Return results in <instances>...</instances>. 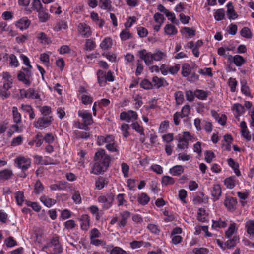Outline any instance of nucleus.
Returning <instances> with one entry per match:
<instances>
[{
    "label": "nucleus",
    "instance_id": "nucleus-47",
    "mask_svg": "<svg viewBox=\"0 0 254 254\" xmlns=\"http://www.w3.org/2000/svg\"><path fill=\"white\" fill-rule=\"evenodd\" d=\"M175 180L173 178L169 176H164L162 178V184L163 186L171 185L174 183Z\"/></svg>",
    "mask_w": 254,
    "mask_h": 254
},
{
    "label": "nucleus",
    "instance_id": "nucleus-11",
    "mask_svg": "<svg viewBox=\"0 0 254 254\" xmlns=\"http://www.w3.org/2000/svg\"><path fill=\"white\" fill-rule=\"evenodd\" d=\"M78 115L82 119V121L85 125L88 126L92 124L93 121L91 114L85 110H79Z\"/></svg>",
    "mask_w": 254,
    "mask_h": 254
},
{
    "label": "nucleus",
    "instance_id": "nucleus-57",
    "mask_svg": "<svg viewBox=\"0 0 254 254\" xmlns=\"http://www.w3.org/2000/svg\"><path fill=\"white\" fill-rule=\"evenodd\" d=\"M189 146V143L180 137L178 139V143L177 148L181 150L187 149Z\"/></svg>",
    "mask_w": 254,
    "mask_h": 254
},
{
    "label": "nucleus",
    "instance_id": "nucleus-63",
    "mask_svg": "<svg viewBox=\"0 0 254 254\" xmlns=\"http://www.w3.org/2000/svg\"><path fill=\"white\" fill-rule=\"evenodd\" d=\"M64 226L65 229L69 230L75 228L76 226V224L74 220L70 219L64 223Z\"/></svg>",
    "mask_w": 254,
    "mask_h": 254
},
{
    "label": "nucleus",
    "instance_id": "nucleus-52",
    "mask_svg": "<svg viewBox=\"0 0 254 254\" xmlns=\"http://www.w3.org/2000/svg\"><path fill=\"white\" fill-rule=\"evenodd\" d=\"M37 38L40 40L41 42L44 44H48L51 42L50 39L43 32H39L37 35Z\"/></svg>",
    "mask_w": 254,
    "mask_h": 254
},
{
    "label": "nucleus",
    "instance_id": "nucleus-18",
    "mask_svg": "<svg viewBox=\"0 0 254 254\" xmlns=\"http://www.w3.org/2000/svg\"><path fill=\"white\" fill-rule=\"evenodd\" d=\"M114 140V137L111 135L106 136H100L98 137L97 143L99 146H102L104 144L108 145L111 143Z\"/></svg>",
    "mask_w": 254,
    "mask_h": 254
},
{
    "label": "nucleus",
    "instance_id": "nucleus-10",
    "mask_svg": "<svg viewBox=\"0 0 254 254\" xmlns=\"http://www.w3.org/2000/svg\"><path fill=\"white\" fill-rule=\"evenodd\" d=\"M227 60L232 63H233L236 66L240 67L246 62V60L242 56L236 55L232 56L230 54L226 55Z\"/></svg>",
    "mask_w": 254,
    "mask_h": 254
},
{
    "label": "nucleus",
    "instance_id": "nucleus-17",
    "mask_svg": "<svg viewBox=\"0 0 254 254\" xmlns=\"http://www.w3.org/2000/svg\"><path fill=\"white\" fill-rule=\"evenodd\" d=\"M130 216V213L128 211H124L120 213V220L118 226L124 227L126 226L128 219Z\"/></svg>",
    "mask_w": 254,
    "mask_h": 254
},
{
    "label": "nucleus",
    "instance_id": "nucleus-34",
    "mask_svg": "<svg viewBox=\"0 0 254 254\" xmlns=\"http://www.w3.org/2000/svg\"><path fill=\"white\" fill-rule=\"evenodd\" d=\"M152 82L157 88L168 85V83L163 78H159L157 76H154L152 78Z\"/></svg>",
    "mask_w": 254,
    "mask_h": 254
},
{
    "label": "nucleus",
    "instance_id": "nucleus-38",
    "mask_svg": "<svg viewBox=\"0 0 254 254\" xmlns=\"http://www.w3.org/2000/svg\"><path fill=\"white\" fill-rule=\"evenodd\" d=\"M137 201L140 204L145 205L149 202L150 197L145 193H141L138 195Z\"/></svg>",
    "mask_w": 254,
    "mask_h": 254
},
{
    "label": "nucleus",
    "instance_id": "nucleus-9",
    "mask_svg": "<svg viewBox=\"0 0 254 254\" xmlns=\"http://www.w3.org/2000/svg\"><path fill=\"white\" fill-rule=\"evenodd\" d=\"M138 115L137 113L133 110H128L127 112H122L120 113V119L122 121L127 122H133L137 120Z\"/></svg>",
    "mask_w": 254,
    "mask_h": 254
},
{
    "label": "nucleus",
    "instance_id": "nucleus-45",
    "mask_svg": "<svg viewBox=\"0 0 254 254\" xmlns=\"http://www.w3.org/2000/svg\"><path fill=\"white\" fill-rule=\"evenodd\" d=\"M97 76L98 81L100 86H103L105 85L106 79L104 78V73L102 70H99L97 72Z\"/></svg>",
    "mask_w": 254,
    "mask_h": 254
},
{
    "label": "nucleus",
    "instance_id": "nucleus-43",
    "mask_svg": "<svg viewBox=\"0 0 254 254\" xmlns=\"http://www.w3.org/2000/svg\"><path fill=\"white\" fill-rule=\"evenodd\" d=\"M224 184L228 189H233L235 186V179L234 177H230L224 180Z\"/></svg>",
    "mask_w": 254,
    "mask_h": 254
},
{
    "label": "nucleus",
    "instance_id": "nucleus-2",
    "mask_svg": "<svg viewBox=\"0 0 254 254\" xmlns=\"http://www.w3.org/2000/svg\"><path fill=\"white\" fill-rule=\"evenodd\" d=\"M138 55L147 66L152 65L154 61H165L167 59V52L160 49H156L153 53L142 49L138 52Z\"/></svg>",
    "mask_w": 254,
    "mask_h": 254
},
{
    "label": "nucleus",
    "instance_id": "nucleus-35",
    "mask_svg": "<svg viewBox=\"0 0 254 254\" xmlns=\"http://www.w3.org/2000/svg\"><path fill=\"white\" fill-rule=\"evenodd\" d=\"M38 12V18L40 21L41 22H45L50 18V15L47 12V10L44 8L39 11Z\"/></svg>",
    "mask_w": 254,
    "mask_h": 254
},
{
    "label": "nucleus",
    "instance_id": "nucleus-12",
    "mask_svg": "<svg viewBox=\"0 0 254 254\" xmlns=\"http://www.w3.org/2000/svg\"><path fill=\"white\" fill-rule=\"evenodd\" d=\"M154 22L153 28L155 31L158 32L160 29L162 24L164 22V17L161 14L157 12L153 16Z\"/></svg>",
    "mask_w": 254,
    "mask_h": 254
},
{
    "label": "nucleus",
    "instance_id": "nucleus-37",
    "mask_svg": "<svg viewBox=\"0 0 254 254\" xmlns=\"http://www.w3.org/2000/svg\"><path fill=\"white\" fill-rule=\"evenodd\" d=\"M184 168L182 165H176L169 170V172L173 176H179L184 172Z\"/></svg>",
    "mask_w": 254,
    "mask_h": 254
},
{
    "label": "nucleus",
    "instance_id": "nucleus-49",
    "mask_svg": "<svg viewBox=\"0 0 254 254\" xmlns=\"http://www.w3.org/2000/svg\"><path fill=\"white\" fill-rule=\"evenodd\" d=\"M225 16V11L223 9H219L214 13V18L217 21H221L223 19Z\"/></svg>",
    "mask_w": 254,
    "mask_h": 254
},
{
    "label": "nucleus",
    "instance_id": "nucleus-7",
    "mask_svg": "<svg viewBox=\"0 0 254 254\" xmlns=\"http://www.w3.org/2000/svg\"><path fill=\"white\" fill-rule=\"evenodd\" d=\"M53 120L52 116L42 117L34 123V126L36 128L42 130L49 127Z\"/></svg>",
    "mask_w": 254,
    "mask_h": 254
},
{
    "label": "nucleus",
    "instance_id": "nucleus-27",
    "mask_svg": "<svg viewBox=\"0 0 254 254\" xmlns=\"http://www.w3.org/2000/svg\"><path fill=\"white\" fill-rule=\"evenodd\" d=\"M40 200L45 206L49 208L52 207L56 202L55 199H52L45 195L42 196L40 198Z\"/></svg>",
    "mask_w": 254,
    "mask_h": 254
},
{
    "label": "nucleus",
    "instance_id": "nucleus-14",
    "mask_svg": "<svg viewBox=\"0 0 254 254\" xmlns=\"http://www.w3.org/2000/svg\"><path fill=\"white\" fill-rule=\"evenodd\" d=\"M78 31L84 37L88 38L92 34L90 27L85 23H80L78 26Z\"/></svg>",
    "mask_w": 254,
    "mask_h": 254
},
{
    "label": "nucleus",
    "instance_id": "nucleus-5",
    "mask_svg": "<svg viewBox=\"0 0 254 254\" xmlns=\"http://www.w3.org/2000/svg\"><path fill=\"white\" fill-rule=\"evenodd\" d=\"M22 70L18 72L17 79L27 86H29L33 81L31 70L25 68H23Z\"/></svg>",
    "mask_w": 254,
    "mask_h": 254
},
{
    "label": "nucleus",
    "instance_id": "nucleus-13",
    "mask_svg": "<svg viewBox=\"0 0 254 254\" xmlns=\"http://www.w3.org/2000/svg\"><path fill=\"white\" fill-rule=\"evenodd\" d=\"M20 93L22 94L24 93V97L29 99H37L41 100V95L37 91L35 90L34 89L29 88L27 90L24 89H21Z\"/></svg>",
    "mask_w": 254,
    "mask_h": 254
},
{
    "label": "nucleus",
    "instance_id": "nucleus-24",
    "mask_svg": "<svg viewBox=\"0 0 254 254\" xmlns=\"http://www.w3.org/2000/svg\"><path fill=\"white\" fill-rule=\"evenodd\" d=\"M67 183L63 181H59L57 184H52L50 188L52 190H65L67 188Z\"/></svg>",
    "mask_w": 254,
    "mask_h": 254
},
{
    "label": "nucleus",
    "instance_id": "nucleus-25",
    "mask_svg": "<svg viewBox=\"0 0 254 254\" xmlns=\"http://www.w3.org/2000/svg\"><path fill=\"white\" fill-rule=\"evenodd\" d=\"M125 64L130 67L131 69H133L134 68V61L135 57L134 56L129 53H127L125 56Z\"/></svg>",
    "mask_w": 254,
    "mask_h": 254
},
{
    "label": "nucleus",
    "instance_id": "nucleus-15",
    "mask_svg": "<svg viewBox=\"0 0 254 254\" xmlns=\"http://www.w3.org/2000/svg\"><path fill=\"white\" fill-rule=\"evenodd\" d=\"M13 83H3V86L0 87V96L3 99L8 98L11 93L9 90L12 87Z\"/></svg>",
    "mask_w": 254,
    "mask_h": 254
},
{
    "label": "nucleus",
    "instance_id": "nucleus-59",
    "mask_svg": "<svg viewBox=\"0 0 254 254\" xmlns=\"http://www.w3.org/2000/svg\"><path fill=\"white\" fill-rule=\"evenodd\" d=\"M129 129V126L128 124L123 123L121 126V130L122 131V134L124 137H127L129 135L128 129Z\"/></svg>",
    "mask_w": 254,
    "mask_h": 254
},
{
    "label": "nucleus",
    "instance_id": "nucleus-26",
    "mask_svg": "<svg viewBox=\"0 0 254 254\" xmlns=\"http://www.w3.org/2000/svg\"><path fill=\"white\" fill-rule=\"evenodd\" d=\"M227 15L228 18L231 20H234L238 17V14L235 12L234 7L232 3H227Z\"/></svg>",
    "mask_w": 254,
    "mask_h": 254
},
{
    "label": "nucleus",
    "instance_id": "nucleus-58",
    "mask_svg": "<svg viewBox=\"0 0 254 254\" xmlns=\"http://www.w3.org/2000/svg\"><path fill=\"white\" fill-rule=\"evenodd\" d=\"M40 111L42 115V117L51 116V108L49 106H44L41 107Z\"/></svg>",
    "mask_w": 254,
    "mask_h": 254
},
{
    "label": "nucleus",
    "instance_id": "nucleus-51",
    "mask_svg": "<svg viewBox=\"0 0 254 254\" xmlns=\"http://www.w3.org/2000/svg\"><path fill=\"white\" fill-rule=\"evenodd\" d=\"M226 226V222L220 219L218 221H213L212 228L213 229L222 228H225Z\"/></svg>",
    "mask_w": 254,
    "mask_h": 254
},
{
    "label": "nucleus",
    "instance_id": "nucleus-60",
    "mask_svg": "<svg viewBox=\"0 0 254 254\" xmlns=\"http://www.w3.org/2000/svg\"><path fill=\"white\" fill-rule=\"evenodd\" d=\"M166 17H167L168 19L170 20L172 23L178 24L179 21L176 19L175 14L174 13L172 12H170L169 10L168 12L165 14Z\"/></svg>",
    "mask_w": 254,
    "mask_h": 254
},
{
    "label": "nucleus",
    "instance_id": "nucleus-40",
    "mask_svg": "<svg viewBox=\"0 0 254 254\" xmlns=\"http://www.w3.org/2000/svg\"><path fill=\"white\" fill-rule=\"evenodd\" d=\"M107 183V182L105 178L102 177H98L95 181L96 188L98 190H101L104 187L105 184Z\"/></svg>",
    "mask_w": 254,
    "mask_h": 254
},
{
    "label": "nucleus",
    "instance_id": "nucleus-53",
    "mask_svg": "<svg viewBox=\"0 0 254 254\" xmlns=\"http://www.w3.org/2000/svg\"><path fill=\"white\" fill-rule=\"evenodd\" d=\"M132 128L140 135H144V129L143 127L140 126L137 122H133L131 124Z\"/></svg>",
    "mask_w": 254,
    "mask_h": 254
},
{
    "label": "nucleus",
    "instance_id": "nucleus-4",
    "mask_svg": "<svg viewBox=\"0 0 254 254\" xmlns=\"http://www.w3.org/2000/svg\"><path fill=\"white\" fill-rule=\"evenodd\" d=\"M182 75L187 77V79L190 82L194 83L199 80V75L195 72H192V68L187 63L182 65Z\"/></svg>",
    "mask_w": 254,
    "mask_h": 254
},
{
    "label": "nucleus",
    "instance_id": "nucleus-42",
    "mask_svg": "<svg viewBox=\"0 0 254 254\" xmlns=\"http://www.w3.org/2000/svg\"><path fill=\"white\" fill-rule=\"evenodd\" d=\"M15 198L18 205H22L24 201V193L22 191H17L15 193Z\"/></svg>",
    "mask_w": 254,
    "mask_h": 254
},
{
    "label": "nucleus",
    "instance_id": "nucleus-50",
    "mask_svg": "<svg viewBox=\"0 0 254 254\" xmlns=\"http://www.w3.org/2000/svg\"><path fill=\"white\" fill-rule=\"evenodd\" d=\"M238 240L237 237L234 236L232 239L227 241L224 245L227 248L231 249L236 245Z\"/></svg>",
    "mask_w": 254,
    "mask_h": 254
},
{
    "label": "nucleus",
    "instance_id": "nucleus-20",
    "mask_svg": "<svg viewBox=\"0 0 254 254\" xmlns=\"http://www.w3.org/2000/svg\"><path fill=\"white\" fill-rule=\"evenodd\" d=\"M30 24V21L27 17H23L17 21L15 26L21 30L27 29Z\"/></svg>",
    "mask_w": 254,
    "mask_h": 254
},
{
    "label": "nucleus",
    "instance_id": "nucleus-56",
    "mask_svg": "<svg viewBox=\"0 0 254 254\" xmlns=\"http://www.w3.org/2000/svg\"><path fill=\"white\" fill-rule=\"evenodd\" d=\"M233 111H235L236 114L239 116L244 112V107L239 103H236L233 106Z\"/></svg>",
    "mask_w": 254,
    "mask_h": 254
},
{
    "label": "nucleus",
    "instance_id": "nucleus-30",
    "mask_svg": "<svg viewBox=\"0 0 254 254\" xmlns=\"http://www.w3.org/2000/svg\"><path fill=\"white\" fill-rule=\"evenodd\" d=\"M13 175V172L10 169H4L0 171V181H5L10 179Z\"/></svg>",
    "mask_w": 254,
    "mask_h": 254
},
{
    "label": "nucleus",
    "instance_id": "nucleus-54",
    "mask_svg": "<svg viewBox=\"0 0 254 254\" xmlns=\"http://www.w3.org/2000/svg\"><path fill=\"white\" fill-rule=\"evenodd\" d=\"M131 34L128 29H124L121 31L120 37L122 40L126 41L131 37Z\"/></svg>",
    "mask_w": 254,
    "mask_h": 254
},
{
    "label": "nucleus",
    "instance_id": "nucleus-3",
    "mask_svg": "<svg viewBox=\"0 0 254 254\" xmlns=\"http://www.w3.org/2000/svg\"><path fill=\"white\" fill-rule=\"evenodd\" d=\"M43 249H46L48 254H59L63 251L59 237L57 236L53 237L49 243L43 247Z\"/></svg>",
    "mask_w": 254,
    "mask_h": 254
},
{
    "label": "nucleus",
    "instance_id": "nucleus-64",
    "mask_svg": "<svg viewBox=\"0 0 254 254\" xmlns=\"http://www.w3.org/2000/svg\"><path fill=\"white\" fill-rule=\"evenodd\" d=\"M89 235L90 239L92 240L99 238L101 236V233L97 228H94L90 231Z\"/></svg>",
    "mask_w": 254,
    "mask_h": 254
},
{
    "label": "nucleus",
    "instance_id": "nucleus-46",
    "mask_svg": "<svg viewBox=\"0 0 254 254\" xmlns=\"http://www.w3.org/2000/svg\"><path fill=\"white\" fill-rule=\"evenodd\" d=\"M106 148L111 152H117L119 153L118 146L115 140L111 143L105 145Z\"/></svg>",
    "mask_w": 254,
    "mask_h": 254
},
{
    "label": "nucleus",
    "instance_id": "nucleus-19",
    "mask_svg": "<svg viewBox=\"0 0 254 254\" xmlns=\"http://www.w3.org/2000/svg\"><path fill=\"white\" fill-rule=\"evenodd\" d=\"M222 190L220 185L217 184L213 185L211 190V194L214 201L219 199Z\"/></svg>",
    "mask_w": 254,
    "mask_h": 254
},
{
    "label": "nucleus",
    "instance_id": "nucleus-62",
    "mask_svg": "<svg viewBox=\"0 0 254 254\" xmlns=\"http://www.w3.org/2000/svg\"><path fill=\"white\" fill-rule=\"evenodd\" d=\"M9 65L14 67H17L19 65V62L16 57L13 54L9 56Z\"/></svg>",
    "mask_w": 254,
    "mask_h": 254
},
{
    "label": "nucleus",
    "instance_id": "nucleus-8",
    "mask_svg": "<svg viewBox=\"0 0 254 254\" xmlns=\"http://www.w3.org/2000/svg\"><path fill=\"white\" fill-rule=\"evenodd\" d=\"M14 162L17 167L20 168L23 171L27 170L31 165V159L23 156L17 157Z\"/></svg>",
    "mask_w": 254,
    "mask_h": 254
},
{
    "label": "nucleus",
    "instance_id": "nucleus-29",
    "mask_svg": "<svg viewBox=\"0 0 254 254\" xmlns=\"http://www.w3.org/2000/svg\"><path fill=\"white\" fill-rule=\"evenodd\" d=\"M107 251L110 252V254H127V252L119 247H113L109 246L107 248Z\"/></svg>",
    "mask_w": 254,
    "mask_h": 254
},
{
    "label": "nucleus",
    "instance_id": "nucleus-31",
    "mask_svg": "<svg viewBox=\"0 0 254 254\" xmlns=\"http://www.w3.org/2000/svg\"><path fill=\"white\" fill-rule=\"evenodd\" d=\"M245 229L249 235L254 237V220L247 221L245 223Z\"/></svg>",
    "mask_w": 254,
    "mask_h": 254
},
{
    "label": "nucleus",
    "instance_id": "nucleus-36",
    "mask_svg": "<svg viewBox=\"0 0 254 254\" xmlns=\"http://www.w3.org/2000/svg\"><path fill=\"white\" fill-rule=\"evenodd\" d=\"M209 92L200 89H197L194 91V95L199 100H204L206 99L208 96Z\"/></svg>",
    "mask_w": 254,
    "mask_h": 254
},
{
    "label": "nucleus",
    "instance_id": "nucleus-22",
    "mask_svg": "<svg viewBox=\"0 0 254 254\" xmlns=\"http://www.w3.org/2000/svg\"><path fill=\"white\" fill-rule=\"evenodd\" d=\"M81 229L83 230L87 231L90 227V217L88 215H82L80 219Z\"/></svg>",
    "mask_w": 254,
    "mask_h": 254
},
{
    "label": "nucleus",
    "instance_id": "nucleus-21",
    "mask_svg": "<svg viewBox=\"0 0 254 254\" xmlns=\"http://www.w3.org/2000/svg\"><path fill=\"white\" fill-rule=\"evenodd\" d=\"M238 230V225L234 222H231L225 233V237L227 238H230L233 235L237 232Z\"/></svg>",
    "mask_w": 254,
    "mask_h": 254
},
{
    "label": "nucleus",
    "instance_id": "nucleus-16",
    "mask_svg": "<svg viewBox=\"0 0 254 254\" xmlns=\"http://www.w3.org/2000/svg\"><path fill=\"white\" fill-rule=\"evenodd\" d=\"M237 203V200L231 196H226L224 202L225 206L230 211L235 210Z\"/></svg>",
    "mask_w": 254,
    "mask_h": 254
},
{
    "label": "nucleus",
    "instance_id": "nucleus-28",
    "mask_svg": "<svg viewBox=\"0 0 254 254\" xmlns=\"http://www.w3.org/2000/svg\"><path fill=\"white\" fill-rule=\"evenodd\" d=\"M164 30L167 35H175L178 33L177 28L171 24H167L164 27Z\"/></svg>",
    "mask_w": 254,
    "mask_h": 254
},
{
    "label": "nucleus",
    "instance_id": "nucleus-6",
    "mask_svg": "<svg viewBox=\"0 0 254 254\" xmlns=\"http://www.w3.org/2000/svg\"><path fill=\"white\" fill-rule=\"evenodd\" d=\"M114 199V195L113 193H108L105 195L100 196L98 198V201L101 203L102 207L104 209H109L113 203Z\"/></svg>",
    "mask_w": 254,
    "mask_h": 254
},
{
    "label": "nucleus",
    "instance_id": "nucleus-39",
    "mask_svg": "<svg viewBox=\"0 0 254 254\" xmlns=\"http://www.w3.org/2000/svg\"><path fill=\"white\" fill-rule=\"evenodd\" d=\"M74 136L77 139H87L90 136L89 132L76 130L73 132Z\"/></svg>",
    "mask_w": 254,
    "mask_h": 254
},
{
    "label": "nucleus",
    "instance_id": "nucleus-33",
    "mask_svg": "<svg viewBox=\"0 0 254 254\" xmlns=\"http://www.w3.org/2000/svg\"><path fill=\"white\" fill-rule=\"evenodd\" d=\"M181 33L187 38H191L195 36V31L193 28L185 27L181 30Z\"/></svg>",
    "mask_w": 254,
    "mask_h": 254
},
{
    "label": "nucleus",
    "instance_id": "nucleus-1",
    "mask_svg": "<svg viewBox=\"0 0 254 254\" xmlns=\"http://www.w3.org/2000/svg\"><path fill=\"white\" fill-rule=\"evenodd\" d=\"M95 163L91 172L95 175L100 174L105 172L111 161L110 155L107 154L104 149L100 148L94 155Z\"/></svg>",
    "mask_w": 254,
    "mask_h": 254
},
{
    "label": "nucleus",
    "instance_id": "nucleus-48",
    "mask_svg": "<svg viewBox=\"0 0 254 254\" xmlns=\"http://www.w3.org/2000/svg\"><path fill=\"white\" fill-rule=\"evenodd\" d=\"M240 34L242 37L247 39H250L252 37V34L250 29L246 27L241 29Z\"/></svg>",
    "mask_w": 254,
    "mask_h": 254
},
{
    "label": "nucleus",
    "instance_id": "nucleus-41",
    "mask_svg": "<svg viewBox=\"0 0 254 254\" xmlns=\"http://www.w3.org/2000/svg\"><path fill=\"white\" fill-rule=\"evenodd\" d=\"M1 76L3 83H13V78L9 73L3 72Z\"/></svg>",
    "mask_w": 254,
    "mask_h": 254
},
{
    "label": "nucleus",
    "instance_id": "nucleus-44",
    "mask_svg": "<svg viewBox=\"0 0 254 254\" xmlns=\"http://www.w3.org/2000/svg\"><path fill=\"white\" fill-rule=\"evenodd\" d=\"M96 47V44L91 39H88L86 40L84 49L86 51H92Z\"/></svg>",
    "mask_w": 254,
    "mask_h": 254
},
{
    "label": "nucleus",
    "instance_id": "nucleus-32",
    "mask_svg": "<svg viewBox=\"0 0 254 254\" xmlns=\"http://www.w3.org/2000/svg\"><path fill=\"white\" fill-rule=\"evenodd\" d=\"M12 113L13 122L15 124H19L21 122L22 118L21 114L18 112L16 107L13 106L12 108Z\"/></svg>",
    "mask_w": 254,
    "mask_h": 254
},
{
    "label": "nucleus",
    "instance_id": "nucleus-23",
    "mask_svg": "<svg viewBox=\"0 0 254 254\" xmlns=\"http://www.w3.org/2000/svg\"><path fill=\"white\" fill-rule=\"evenodd\" d=\"M113 40L110 37H105L100 43V47L103 50H107L112 47Z\"/></svg>",
    "mask_w": 254,
    "mask_h": 254
},
{
    "label": "nucleus",
    "instance_id": "nucleus-61",
    "mask_svg": "<svg viewBox=\"0 0 254 254\" xmlns=\"http://www.w3.org/2000/svg\"><path fill=\"white\" fill-rule=\"evenodd\" d=\"M116 200L117 202V205L119 207L126 205L127 201L125 198V194H119L117 195Z\"/></svg>",
    "mask_w": 254,
    "mask_h": 254
},
{
    "label": "nucleus",
    "instance_id": "nucleus-55",
    "mask_svg": "<svg viewBox=\"0 0 254 254\" xmlns=\"http://www.w3.org/2000/svg\"><path fill=\"white\" fill-rule=\"evenodd\" d=\"M207 217L205 210L203 208H200L197 212V219L202 222H205Z\"/></svg>",
    "mask_w": 254,
    "mask_h": 254
}]
</instances>
